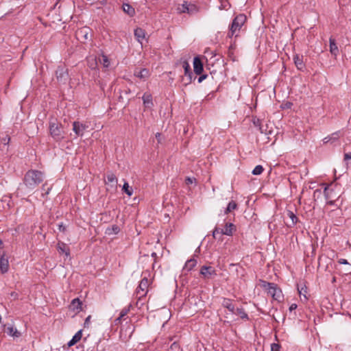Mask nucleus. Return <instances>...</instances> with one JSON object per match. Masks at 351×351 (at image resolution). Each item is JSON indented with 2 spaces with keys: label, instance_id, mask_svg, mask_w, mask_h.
I'll list each match as a JSON object with an SVG mask.
<instances>
[{
  "label": "nucleus",
  "instance_id": "obj_1",
  "mask_svg": "<svg viewBox=\"0 0 351 351\" xmlns=\"http://www.w3.org/2000/svg\"><path fill=\"white\" fill-rule=\"evenodd\" d=\"M45 176L42 171L38 170H29L24 176V184L31 189H34L44 180Z\"/></svg>",
  "mask_w": 351,
  "mask_h": 351
},
{
  "label": "nucleus",
  "instance_id": "obj_2",
  "mask_svg": "<svg viewBox=\"0 0 351 351\" xmlns=\"http://www.w3.org/2000/svg\"><path fill=\"white\" fill-rule=\"evenodd\" d=\"M247 20L246 16L243 14L237 15L232 21L230 26V31L228 34L229 38H232L235 36L237 37L240 32L242 26L244 25Z\"/></svg>",
  "mask_w": 351,
  "mask_h": 351
},
{
  "label": "nucleus",
  "instance_id": "obj_3",
  "mask_svg": "<svg viewBox=\"0 0 351 351\" xmlns=\"http://www.w3.org/2000/svg\"><path fill=\"white\" fill-rule=\"evenodd\" d=\"M49 132L51 136L56 141H60L64 138V132L61 125L56 120H51L49 122Z\"/></svg>",
  "mask_w": 351,
  "mask_h": 351
},
{
  "label": "nucleus",
  "instance_id": "obj_4",
  "mask_svg": "<svg viewBox=\"0 0 351 351\" xmlns=\"http://www.w3.org/2000/svg\"><path fill=\"white\" fill-rule=\"evenodd\" d=\"M149 280L146 277H144L140 282L138 286L136 289V296L138 300L146 296L148 291Z\"/></svg>",
  "mask_w": 351,
  "mask_h": 351
},
{
  "label": "nucleus",
  "instance_id": "obj_5",
  "mask_svg": "<svg viewBox=\"0 0 351 351\" xmlns=\"http://www.w3.org/2000/svg\"><path fill=\"white\" fill-rule=\"evenodd\" d=\"M56 77L59 83L66 84L69 79L68 69L64 66H58L56 71Z\"/></svg>",
  "mask_w": 351,
  "mask_h": 351
},
{
  "label": "nucleus",
  "instance_id": "obj_6",
  "mask_svg": "<svg viewBox=\"0 0 351 351\" xmlns=\"http://www.w3.org/2000/svg\"><path fill=\"white\" fill-rule=\"evenodd\" d=\"M267 293L274 300L280 301L282 298V291L277 287L274 283L269 282L267 284Z\"/></svg>",
  "mask_w": 351,
  "mask_h": 351
},
{
  "label": "nucleus",
  "instance_id": "obj_7",
  "mask_svg": "<svg viewBox=\"0 0 351 351\" xmlns=\"http://www.w3.org/2000/svg\"><path fill=\"white\" fill-rule=\"evenodd\" d=\"M88 128V125L82 122L76 121L73 122V131L76 136H82Z\"/></svg>",
  "mask_w": 351,
  "mask_h": 351
},
{
  "label": "nucleus",
  "instance_id": "obj_8",
  "mask_svg": "<svg viewBox=\"0 0 351 351\" xmlns=\"http://www.w3.org/2000/svg\"><path fill=\"white\" fill-rule=\"evenodd\" d=\"M328 216L333 219V223L336 226H338L343 221L341 217L342 210L339 208L330 211Z\"/></svg>",
  "mask_w": 351,
  "mask_h": 351
},
{
  "label": "nucleus",
  "instance_id": "obj_9",
  "mask_svg": "<svg viewBox=\"0 0 351 351\" xmlns=\"http://www.w3.org/2000/svg\"><path fill=\"white\" fill-rule=\"evenodd\" d=\"M200 274L202 275L204 278L209 279L212 276H216L217 272L214 267L204 265L200 269Z\"/></svg>",
  "mask_w": 351,
  "mask_h": 351
},
{
  "label": "nucleus",
  "instance_id": "obj_10",
  "mask_svg": "<svg viewBox=\"0 0 351 351\" xmlns=\"http://www.w3.org/2000/svg\"><path fill=\"white\" fill-rule=\"evenodd\" d=\"M134 75L143 81H145L150 76V72L147 69H142L141 70L136 69L134 72Z\"/></svg>",
  "mask_w": 351,
  "mask_h": 351
},
{
  "label": "nucleus",
  "instance_id": "obj_11",
  "mask_svg": "<svg viewBox=\"0 0 351 351\" xmlns=\"http://www.w3.org/2000/svg\"><path fill=\"white\" fill-rule=\"evenodd\" d=\"M118 180L116 176L113 173H108L106 175V179H105L106 184L110 185L111 188L116 189L117 185Z\"/></svg>",
  "mask_w": 351,
  "mask_h": 351
},
{
  "label": "nucleus",
  "instance_id": "obj_12",
  "mask_svg": "<svg viewBox=\"0 0 351 351\" xmlns=\"http://www.w3.org/2000/svg\"><path fill=\"white\" fill-rule=\"evenodd\" d=\"M236 230V227L232 223H226L223 229L220 230L221 234L232 236Z\"/></svg>",
  "mask_w": 351,
  "mask_h": 351
},
{
  "label": "nucleus",
  "instance_id": "obj_13",
  "mask_svg": "<svg viewBox=\"0 0 351 351\" xmlns=\"http://www.w3.org/2000/svg\"><path fill=\"white\" fill-rule=\"evenodd\" d=\"M3 328H5V332L10 336L13 337H19L21 335V333L14 326H6L3 324Z\"/></svg>",
  "mask_w": 351,
  "mask_h": 351
},
{
  "label": "nucleus",
  "instance_id": "obj_14",
  "mask_svg": "<svg viewBox=\"0 0 351 351\" xmlns=\"http://www.w3.org/2000/svg\"><path fill=\"white\" fill-rule=\"evenodd\" d=\"M57 250L60 254H64L66 258L69 257L70 249L66 243L59 241L57 245Z\"/></svg>",
  "mask_w": 351,
  "mask_h": 351
},
{
  "label": "nucleus",
  "instance_id": "obj_15",
  "mask_svg": "<svg viewBox=\"0 0 351 351\" xmlns=\"http://www.w3.org/2000/svg\"><path fill=\"white\" fill-rule=\"evenodd\" d=\"M193 69L197 75H199L203 71V64L199 57H195L193 59Z\"/></svg>",
  "mask_w": 351,
  "mask_h": 351
},
{
  "label": "nucleus",
  "instance_id": "obj_16",
  "mask_svg": "<svg viewBox=\"0 0 351 351\" xmlns=\"http://www.w3.org/2000/svg\"><path fill=\"white\" fill-rule=\"evenodd\" d=\"M82 303L79 298H75L71 301L69 308L71 311L80 312L82 310Z\"/></svg>",
  "mask_w": 351,
  "mask_h": 351
},
{
  "label": "nucleus",
  "instance_id": "obj_17",
  "mask_svg": "<svg viewBox=\"0 0 351 351\" xmlns=\"http://www.w3.org/2000/svg\"><path fill=\"white\" fill-rule=\"evenodd\" d=\"M222 306L227 308L232 313H234V306L232 303V300L229 298H223L222 301Z\"/></svg>",
  "mask_w": 351,
  "mask_h": 351
},
{
  "label": "nucleus",
  "instance_id": "obj_18",
  "mask_svg": "<svg viewBox=\"0 0 351 351\" xmlns=\"http://www.w3.org/2000/svg\"><path fill=\"white\" fill-rule=\"evenodd\" d=\"M293 60L298 69L302 71L304 69L305 65L303 62V56L296 54L293 57Z\"/></svg>",
  "mask_w": 351,
  "mask_h": 351
},
{
  "label": "nucleus",
  "instance_id": "obj_19",
  "mask_svg": "<svg viewBox=\"0 0 351 351\" xmlns=\"http://www.w3.org/2000/svg\"><path fill=\"white\" fill-rule=\"evenodd\" d=\"M88 35H89V29L86 27L77 30L76 32V36L78 39L84 38V40H88Z\"/></svg>",
  "mask_w": 351,
  "mask_h": 351
},
{
  "label": "nucleus",
  "instance_id": "obj_20",
  "mask_svg": "<svg viewBox=\"0 0 351 351\" xmlns=\"http://www.w3.org/2000/svg\"><path fill=\"white\" fill-rule=\"evenodd\" d=\"M82 330H80L74 335L73 338L68 342V343H67L68 346L71 347V346H74L75 344H76L82 339Z\"/></svg>",
  "mask_w": 351,
  "mask_h": 351
},
{
  "label": "nucleus",
  "instance_id": "obj_21",
  "mask_svg": "<svg viewBox=\"0 0 351 351\" xmlns=\"http://www.w3.org/2000/svg\"><path fill=\"white\" fill-rule=\"evenodd\" d=\"M143 104L147 108L153 106L152 96L151 94L145 93L142 97Z\"/></svg>",
  "mask_w": 351,
  "mask_h": 351
},
{
  "label": "nucleus",
  "instance_id": "obj_22",
  "mask_svg": "<svg viewBox=\"0 0 351 351\" xmlns=\"http://www.w3.org/2000/svg\"><path fill=\"white\" fill-rule=\"evenodd\" d=\"M330 43V52L334 56H337L339 53V49L335 43V40L332 38H330L329 39Z\"/></svg>",
  "mask_w": 351,
  "mask_h": 351
},
{
  "label": "nucleus",
  "instance_id": "obj_23",
  "mask_svg": "<svg viewBox=\"0 0 351 351\" xmlns=\"http://www.w3.org/2000/svg\"><path fill=\"white\" fill-rule=\"evenodd\" d=\"M196 265L197 261L194 258H191L186 262L183 267V270L190 271L195 267Z\"/></svg>",
  "mask_w": 351,
  "mask_h": 351
},
{
  "label": "nucleus",
  "instance_id": "obj_24",
  "mask_svg": "<svg viewBox=\"0 0 351 351\" xmlns=\"http://www.w3.org/2000/svg\"><path fill=\"white\" fill-rule=\"evenodd\" d=\"M9 263L8 259L4 257L0 258V269L1 273L5 274L8 271Z\"/></svg>",
  "mask_w": 351,
  "mask_h": 351
},
{
  "label": "nucleus",
  "instance_id": "obj_25",
  "mask_svg": "<svg viewBox=\"0 0 351 351\" xmlns=\"http://www.w3.org/2000/svg\"><path fill=\"white\" fill-rule=\"evenodd\" d=\"M134 36L136 37V40L141 43V41L145 38V30L142 28H136L134 30Z\"/></svg>",
  "mask_w": 351,
  "mask_h": 351
},
{
  "label": "nucleus",
  "instance_id": "obj_26",
  "mask_svg": "<svg viewBox=\"0 0 351 351\" xmlns=\"http://www.w3.org/2000/svg\"><path fill=\"white\" fill-rule=\"evenodd\" d=\"M123 10L124 12L127 13L130 16H134L135 14L134 8L128 3L123 4Z\"/></svg>",
  "mask_w": 351,
  "mask_h": 351
},
{
  "label": "nucleus",
  "instance_id": "obj_27",
  "mask_svg": "<svg viewBox=\"0 0 351 351\" xmlns=\"http://www.w3.org/2000/svg\"><path fill=\"white\" fill-rule=\"evenodd\" d=\"M234 314L239 315L242 319H249L248 315L245 312L243 308H237V309H234Z\"/></svg>",
  "mask_w": 351,
  "mask_h": 351
},
{
  "label": "nucleus",
  "instance_id": "obj_28",
  "mask_svg": "<svg viewBox=\"0 0 351 351\" xmlns=\"http://www.w3.org/2000/svg\"><path fill=\"white\" fill-rule=\"evenodd\" d=\"M188 3L187 1H184L183 3L179 4L176 9L177 12L178 14L186 13V11H188Z\"/></svg>",
  "mask_w": 351,
  "mask_h": 351
},
{
  "label": "nucleus",
  "instance_id": "obj_29",
  "mask_svg": "<svg viewBox=\"0 0 351 351\" xmlns=\"http://www.w3.org/2000/svg\"><path fill=\"white\" fill-rule=\"evenodd\" d=\"M237 208V204L234 200L230 201L225 210V214H228Z\"/></svg>",
  "mask_w": 351,
  "mask_h": 351
},
{
  "label": "nucleus",
  "instance_id": "obj_30",
  "mask_svg": "<svg viewBox=\"0 0 351 351\" xmlns=\"http://www.w3.org/2000/svg\"><path fill=\"white\" fill-rule=\"evenodd\" d=\"M188 11H186V13L189 14H193L198 12L199 9L197 7L196 5L193 3H188Z\"/></svg>",
  "mask_w": 351,
  "mask_h": 351
},
{
  "label": "nucleus",
  "instance_id": "obj_31",
  "mask_svg": "<svg viewBox=\"0 0 351 351\" xmlns=\"http://www.w3.org/2000/svg\"><path fill=\"white\" fill-rule=\"evenodd\" d=\"M330 136V143H334L337 141L340 136H341V133L340 131L335 132L331 134Z\"/></svg>",
  "mask_w": 351,
  "mask_h": 351
},
{
  "label": "nucleus",
  "instance_id": "obj_32",
  "mask_svg": "<svg viewBox=\"0 0 351 351\" xmlns=\"http://www.w3.org/2000/svg\"><path fill=\"white\" fill-rule=\"evenodd\" d=\"M123 190L129 197L132 196L133 194V189L129 186L127 182H125L123 186Z\"/></svg>",
  "mask_w": 351,
  "mask_h": 351
},
{
  "label": "nucleus",
  "instance_id": "obj_33",
  "mask_svg": "<svg viewBox=\"0 0 351 351\" xmlns=\"http://www.w3.org/2000/svg\"><path fill=\"white\" fill-rule=\"evenodd\" d=\"M132 304H129L128 306L123 308L119 314V316L117 317V320H121V319L125 317L130 311Z\"/></svg>",
  "mask_w": 351,
  "mask_h": 351
},
{
  "label": "nucleus",
  "instance_id": "obj_34",
  "mask_svg": "<svg viewBox=\"0 0 351 351\" xmlns=\"http://www.w3.org/2000/svg\"><path fill=\"white\" fill-rule=\"evenodd\" d=\"M182 67L184 70V75H187V74L191 73L190 64L186 60L182 62Z\"/></svg>",
  "mask_w": 351,
  "mask_h": 351
},
{
  "label": "nucleus",
  "instance_id": "obj_35",
  "mask_svg": "<svg viewBox=\"0 0 351 351\" xmlns=\"http://www.w3.org/2000/svg\"><path fill=\"white\" fill-rule=\"evenodd\" d=\"M287 215L291 220V225H295L298 221V217L291 210H288Z\"/></svg>",
  "mask_w": 351,
  "mask_h": 351
},
{
  "label": "nucleus",
  "instance_id": "obj_36",
  "mask_svg": "<svg viewBox=\"0 0 351 351\" xmlns=\"http://www.w3.org/2000/svg\"><path fill=\"white\" fill-rule=\"evenodd\" d=\"M264 171V169L262 165H257L255 167V168L253 169L252 171V174L253 175H256V176H258V175H260L263 173V171Z\"/></svg>",
  "mask_w": 351,
  "mask_h": 351
},
{
  "label": "nucleus",
  "instance_id": "obj_37",
  "mask_svg": "<svg viewBox=\"0 0 351 351\" xmlns=\"http://www.w3.org/2000/svg\"><path fill=\"white\" fill-rule=\"evenodd\" d=\"M108 234H110L112 232L114 234H117L120 231V228L117 225H113L111 228H109L108 230Z\"/></svg>",
  "mask_w": 351,
  "mask_h": 351
},
{
  "label": "nucleus",
  "instance_id": "obj_38",
  "mask_svg": "<svg viewBox=\"0 0 351 351\" xmlns=\"http://www.w3.org/2000/svg\"><path fill=\"white\" fill-rule=\"evenodd\" d=\"M101 62L102 63L104 66L106 67V68L108 67L109 65H110V61H109L108 57L106 56H105V55L102 56V58H101Z\"/></svg>",
  "mask_w": 351,
  "mask_h": 351
},
{
  "label": "nucleus",
  "instance_id": "obj_39",
  "mask_svg": "<svg viewBox=\"0 0 351 351\" xmlns=\"http://www.w3.org/2000/svg\"><path fill=\"white\" fill-rule=\"evenodd\" d=\"M298 292H299L300 295H304L305 299H307V298L306 296V293H307V288L305 286L302 287L301 288L298 287Z\"/></svg>",
  "mask_w": 351,
  "mask_h": 351
},
{
  "label": "nucleus",
  "instance_id": "obj_40",
  "mask_svg": "<svg viewBox=\"0 0 351 351\" xmlns=\"http://www.w3.org/2000/svg\"><path fill=\"white\" fill-rule=\"evenodd\" d=\"M343 160L345 162H347V165H348V163H351V152L345 153L343 156Z\"/></svg>",
  "mask_w": 351,
  "mask_h": 351
},
{
  "label": "nucleus",
  "instance_id": "obj_41",
  "mask_svg": "<svg viewBox=\"0 0 351 351\" xmlns=\"http://www.w3.org/2000/svg\"><path fill=\"white\" fill-rule=\"evenodd\" d=\"M280 346L278 343H272L271 345V351H280Z\"/></svg>",
  "mask_w": 351,
  "mask_h": 351
},
{
  "label": "nucleus",
  "instance_id": "obj_42",
  "mask_svg": "<svg viewBox=\"0 0 351 351\" xmlns=\"http://www.w3.org/2000/svg\"><path fill=\"white\" fill-rule=\"evenodd\" d=\"M193 75L192 72L191 74H187V75H185V77H186V82L185 83L186 85L191 83L193 80Z\"/></svg>",
  "mask_w": 351,
  "mask_h": 351
},
{
  "label": "nucleus",
  "instance_id": "obj_43",
  "mask_svg": "<svg viewBox=\"0 0 351 351\" xmlns=\"http://www.w3.org/2000/svg\"><path fill=\"white\" fill-rule=\"evenodd\" d=\"M90 319H91V315H88L86 318L84 324V326L85 328H88L89 326Z\"/></svg>",
  "mask_w": 351,
  "mask_h": 351
},
{
  "label": "nucleus",
  "instance_id": "obj_44",
  "mask_svg": "<svg viewBox=\"0 0 351 351\" xmlns=\"http://www.w3.org/2000/svg\"><path fill=\"white\" fill-rule=\"evenodd\" d=\"M18 297H19V294L16 293V292H11L10 293V298L11 300H16L18 299Z\"/></svg>",
  "mask_w": 351,
  "mask_h": 351
},
{
  "label": "nucleus",
  "instance_id": "obj_45",
  "mask_svg": "<svg viewBox=\"0 0 351 351\" xmlns=\"http://www.w3.org/2000/svg\"><path fill=\"white\" fill-rule=\"evenodd\" d=\"M207 76L208 75L206 74L200 75L197 80L198 83H202L207 77Z\"/></svg>",
  "mask_w": 351,
  "mask_h": 351
},
{
  "label": "nucleus",
  "instance_id": "obj_46",
  "mask_svg": "<svg viewBox=\"0 0 351 351\" xmlns=\"http://www.w3.org/2000/svg\"><path fill=\"white\" fill-rule=\"evenodd\" d=\"M58 230L60 231V232H64L66 230V226L62 223L58 225Z\"/></svg>",
  "mask_w": 351,
  "mask_h": 351
},
{
  "label": "nucleus",
  "instance_id": "obj_47",
  "mask_svg": "<svg viewBox=\"0 0 351 351\" xmlns=\"http://www.w3.org/2000/svg\"><path fill=\"white\" fill-rule=\"evenodd\" d=\"M10 137H9L8 135H6L5 137H3V138H2V142H3L5 145L8 144V143H9V142H10Z\"/></svg>",
  "mask_w": 351,
  "mask_h": 351
},
{
  "label": "nucleus",
  "instance_id": "obj_48",
  "mask_svg": "<svg viewBox=\"0 0 351 351\" xmlns=\"http://www.w3.org/2000/svg\"><path fill=\"white\" fill-rule=\"evenodd\" d=\"M338 263L339 264H343V265H350V263L348 262V261L346 259H344V258L339 259Z\"/></svg>",
  "mask_w": 351,
  "mask_h": 351
},
{
  "label": "nucleus",
  "instance_id": "obj_49",
  "mask_svg": "<svg viewBox=\"0 0 351 351\" xmlns=\"http://www.w3.org/2000/svg\"><path fill=\"white\" fill-rule=\"evenodd\" d=\"M217 234H220V230L217 228V227H215L213 232V237L214 238H216V235Z\"/></svg>",
  "mask_w": 351,
  "mask_h": 351
},
{
  "label": "nucleus",
  "instance_id": "obj_50",
  "mask_svg": "<svg viewBox=\"0 0 351 351\" xmlns=\"http://www.w3.org/2000/svg\"><path fill=\"white\" fill-rule=\"evenodd\" d=\"M193 182V179L190 178V177H187L186 179H185V183L187 185H189V184H191Z\"/></svg>",
  "mask_w": 351,
  "mask_h": 351
},
{
  "label": "nucleus",
  "instance_id": "obj_51",
  "mask_svg": "<svg viewBox=\"0 0 351 351\" xmlns=\"http://www.w3.org/2000/svg\"><path fill=\"white\" fill-rule=\"evenodd\" d=\"M156 138L157 139L158 143H161V134L159 132H157L156 134Z\"/></svg>",
  "mask_w": 351,
  "mask_h": 351
},
{
  "label": "nucleus",
  "instance_id": "obj_52",
  "mask_svg": "<svg viewBox=\"0 0 351 351\" xmlns=\"http://www.w3.org/2000/svg\"><path fill=\"white\" fill-rule=\"evenodd\" d=\"M323 143H324V144H326L328 143H330V136H328L325 137L323 139Z\"/></svg>",
  "mask_w": 351,
  "mask_h": 351
},
{
  "label": "nucleus",
  "instance_id": "obj_53",
  "mask_svg": "<svg viewBox=\"0 0 351 351\" xmlns=\"http://www.w3.org/2000/svg\"><path fill=\"white\" fill-rule=\"evenodd\" d=\"M297 306H297V304H292L289 306V311H293V310L296 309V308H297Z\"/></svg>",
  "mask_w": 351,
  "mask_h": 351
},
{
  "label": "nucleus",
  "instance_id": "obj_54",
  "mask_svg": "<svg viewBox=\"0 0 351 351\" xmlns=\"http://www.w3.org/2000/svg\"><path fill=\"white\" fill-rule=\"evenodd\" d=\"M259 120L258 119L257 121H254V124L255 126L258 127V126H260V123H259Z\"/></svg>",
  "mask_w": 351,
  "mask_h": 351
},
{
  "label": "nucleus",
  "instance_id": "obj_55",
  "mask_svg": "<svg viewBox=\"0 0 351 351\" xmlns=\"http://www.w3.org/2000/svg\"><path fill=\"white\" fill-rule=\"evenodd\" d=\"M346 271L348 273H351V265L350 264V265H348V267H347Z\"/></svg>",
  "mask_w": 351,
  "mask_h": 351
},
{
  "label": "nucleus",
  "instance_id": "obj_56",
  "mask_svg": "<svg viewBox=\"0 0 351 351\" xmlns=\"http://www.w3.org/2000/svg\"><path fill=\"white\" fill-rule=\"evenodd\" d=\"M121 320H117V318L114 320L115 324L120 323Z\"/></svg>",
  "mask_w": 351,
  "mask_h": 351
},
{
  "label": "nucleus",
  "instance_id": "obj_57",
  "mask_svg": "<svg viewBox=\"0 0 351 351\" xmlns=\"http://www.w3.org/2000/svg\"><path fill=\"white\" fill-rule=\"evenodd\" d=\"M49 191H50V189L49 188V189H47V191H46L45 194H49Z\"/></svg>",
  "mask_w": 351,
  "mask_h": 351
},
{
  "label": "nucleus",
  "instance_id": "obj_58",
  "mask_svg": "<svg viewBox=\"0 0 351 351\" xmlns=\"http://www.w3.org/2000/svg\"><path fill=\"white\" fill-rule=\"evenodd\" d=\"M329 204H332L333 202L332 201L329 202Z\"/></svg>",
  "mask_w": 351,
  "mask_h": 351
},
{
  "label": "nucleus",
  "instance_id": "obj_59",
  "mask_svg": "<svg viewBox=\"0 0 351 351\" xmlns=\"http://www.w3.org/2000/svg\"><path fill=\"white\" fill-rule=\"evenodd\" d=\"M259 130H261V132H263L262 129H261V127L259 128Z\"/></svg>",
  "mask_w": 351,
  "mask_h": 351
}]
</instances>
